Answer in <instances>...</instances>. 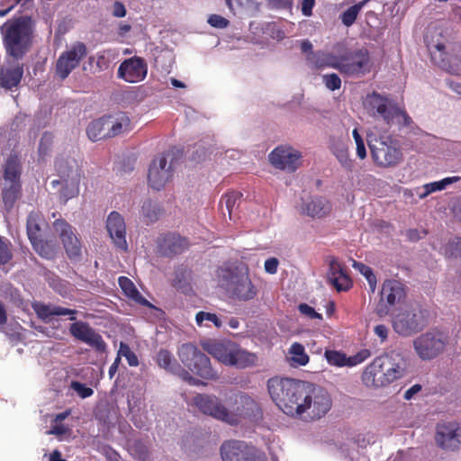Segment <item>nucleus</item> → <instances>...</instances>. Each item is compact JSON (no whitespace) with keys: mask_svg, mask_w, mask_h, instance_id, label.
<instances>
[{"mask_svg":"<svg viewBox=\"0 0 461 461\" xmlns=\"http://www.w3.org/2000/svg\"><path fill=\"white\" fill-rule=\"evenodd\" d=\"M42 216L40 212H32L27 219V234L34 249L44 258L53 255L52 249L41 240Z\"/></svg>","mask_w":461,"mask_h":461,"instance_id":"a211bd4d","label":"nucleus"},{"mask_svg":"<svg viewBox=\"0 0 461 461\" xmlns=\"http://www.w3.org/2000/svg\"><path fill=\"white\" fill-rule=\"evenodd\" d=\"M53 228L59 236L67 255L77 258L81 255V242L75 233V229L63 220H57Z\"/></svg>","mask_w":461,"mask_h":461,"instance_id":"6ab92c4d","label":"nucleus"},{"mask_svg":"<svg viewBox=\"0 0 461 461\" xmlns=\"http://www.w3.org/2000/svg\"><path fill=\"white\" fill-rule=\"evenodd\" d=\"M451 344L449 331L443 328H432L412 340V348L422 361H431L443 354Z\"/></svg>","mask_w":461,"mask_h":461,"instance_id":"6e6552de","label":"nucleus"},{"mask_svg":"<svg viewBox=\"0 0 461 461\" xmlns=\"http://www.w3.org/2000/svg\"><path fill=\"white\" fill-rule=\"evenodd\" d=\"M5 183H20V164L17 156L11 155L5 164Z\"/></svg>","mask_w":461,"mask_h":461,"instance_id":"4c0bfd02","label":"nucleus"},{"mask_svg":"<svg viewBox=\"0 0 461 461\" xmlns=\"http://www.w3.org/2000/svg\"><path fill=\"white\" fill-rule=\"evenodd\" d=\"M330 149L333 155L343 167H349L351 166V159L347 144L342 141H336L331 145Z\"/></svg>","mask_w":461,"mask_h":461,"instance_id":"a19ab883","label":"nucleus"},{"mask_svg":"<svg viewBox=\"0 0 461 461\" xmlns=\"http://www.w3.org/2000/svg\"><path fill=\"white\" fill-rule=\"evenodd\" d=\"M436 441L444 449H457L461 446V428L456 423L438 425L437 427Z\"/></svg>","mask_w":461,"mask_h":461,"instance_id":"b1692460","label":"nucleus"},{"mask_svg":"<svg viewBox=\"0 0 461 461\" xmlns=\"http://www.w3.org/2000/svg\"><path fill=\"white\" fill-rule=\"evenodd\" d=\"M20 187V183H5L3 191V201L7 210H11L14 207L19 196Z\"/></svg>","mask_w":461,"mask_h":461,"instance_id":"ea45409f","label":"nucleus"},{"mask_svg":"<svg viewBox=\"0 0 461 461\" xmlns=\"http://www.w3.org/2000/svg\"><path fill=\"white\" fill-rule=\"evenodd\" d=\"M442 253L446 257H459L461 256V239H456L447 243L443 249Z\"/></svg>","mask_w":461,"mask_h":461,"instance_id":"8fccbe9b","label":"nucleus"},{"mask_svg":"<svg viewBox=\"0 0 461 461\" xmlns=\"http://www.w3.org/2000/svg\"><path fill=\"white\" fill-rule=\"evenodd\" d=\"M11 252L5 241L0 239V264H5L11 259Z\"/></svg>","mask_w":461,"mask_h":461,"instance_id":"bf43d9fd","label":"nucleus"},{"mask_svg":"<svg viewBox=\"0 0 461 461\" xmlns=\"http://www.w3.org/2000/svg\"><path fill=\"white\" fill-rule=\"evenodd\" d=\"M86 55V47L84 43L76 42L72 44L59 57L56 63L57 75L61 79H65L79 65Z\"/></svg>","mask_w":461,"mask_h":461,"instance_id":"dca6fc26","label":"nucleus"},{"mask_svg":"<svg viewBox=\"0 0 461 461\" xmlns=\"http://www.w3.org/2000/svg\"><path fill=\"white\" fill-rule=\"evenodd\" d=\"M112 14L118 18L124 17L126 15L125 6L120 2H114L112 6Z\"/></svg>","mask_w":461,"mask_h":461,"instance_id":"680f3d73","label":"nucleus"},{"mask_svg":"<svg viewBox=\"0 0 461 461\" xmlns=\"http://www.w3.org/2000/svg\"><path fill=\"white\" fill-rule=\"evenodd\" d=\"M157 363L160 367L172 373H177L184 380L190 384H194L195 378H194L187 371L182 370L178 366L174 357L169 351L166 349L159 350L157 355Z\"/></svg>","mask_w":461,"mask_h":461,"instance_id":"cd10ccee","label":"nucleus"},{"mask_svg":"<svg viewBox=\"0 0 461 461\" xmlns=\"http://www.w3.org/2000/svg\"><path fill=\"white\" fill-rule=\"evenodd\" d=\"M240 200V194L236 192L227 194L220 203L221 209L224 213V206L228 212L230 220L233 219L234 210L239 205Z\"/></svg>","mask_w":461,"mask_h":461,"instance_id":"79ce46f5","label":"nucleus"},{"mask_svg":"<svg viewBox=\"0 0 461 461\" xmlns=\"http://www.w3.org/2000/svg\"><path fill=\"white\" fill-rule=\"evenodd\" d=\"M106 228L115 246L126 250L128 246L125 238V223L122 217L116 212H111L107 218Z\"/></svg>","mask_w":461,"mask_h":461,"instance_id":"a878e982","label":"nucleus"},{"mask_svg":"<svg viewBox=\"0 0 461 461\" xmlns=\"http://www.w3.org/2000/svg\"><path fill=\"white\" fill-rule=\"evenodd\" d=\"M70 387L78 396L83 399L90 397L94 393L93 389L79 382L73 381L70 384Z\"/></svg>","mask_w":461,"mask_h":461,"instance_id":"603ef678","label":"nucleus"},{"mask_svg":"<svg viewBox=\"0 0 461 461\" xmlns=\"http://www.w3.org/2000/svg\"><path fill=\"white\" fill-rule=\"evenodd\" d=\"M222 461H266L264 454L240 440H227L221 447Z\"/></svg>","mask_w":461,"mask_h":461,"instance_id":"f8f14e48","label":"nucleus"},{"mask_svg":"<svg viewBox=\"0 0 461 461\" xmlns=\"http://www.w3.org/2000/svg\"><path fill=\"white\" fill-rule=\"evenodd\" d=\"M87 135L90 140L95 141L104 138H111L107 117H102L93 121L87 127Z\"/></svg>","mask_w":461,"mask_h":461,"instance_id":"f704fd0d","label":"nucleus"},{"mask_svg":"<svg viewBox=\"0 0 461 461\" xmlns=\"http://www.w3.org/2000/svg\"><path fill=\"white\" fill-rule=\"evenodd\" d=\"M424 41L434 63L447 68V55L444 52L445 45L442 39V31L436 26L429 27L425 34Z\"/></svg>","mask_w":461,"mask_h":461,"instance_id":"5701e85b","label":"nucleus"},{"mask_svg":"<svg viewBox=\"0 0 461 461\" xmlns=\"http://www.w3.org/2000/svg\"><path fill=\"white\" fill-rule=\"evenodd\" d=\"M352 267L366 277L368 282L371 293H374L376 288V277L374 275L371 267L355 260H353Z\"/></svg>","mask_w":461,"mask_h":461,"instance_id":"a18cd8bd","label":"nucleus"},{"mask_svg":"<svg viewBox=\"0 0 461 461\" xmlns=\"http://www.w3.org/2000/svg\"><path fill=\"white\" fill-rule=\"evenodd\" d=\"M141 215L148 221H155L161 215V209L157 203L146 200L141 206Z\"/></svg>","mask_w":461,"mask_h":461,"instance_id":"37998d69","label":"nucleus"},{"mask_svg":"<svg viewBox=\"0 0 461 461\" xmlns=\"http://www.w3.org/2000/svg\"><path fill=\"white\" fill-rule=\"evenodd\" d=\"M194 405L201 412L230 425H235L249 414L255 402L247 396L237 395L234 401L226 403L212 394H197L194 398Z\"/></svg>","mask_w":461,"mask_h":461,"instance_id":"f03ea898","label":"nucleus"},{"mask_svg":"<svg viewBox=\"0 0 461 461\" xmlns=\"http://www.w3.org/2000/svg\"><path fill=\"white\" fill-rule=\"evenodd\" d=\"M323 82L326 87L331 91L339 89L341 86L339 77L334 73L323 76Z\"/></svg>","mask_w":461,"mask_h":461,"instance_id":"864d4df0","label":"nucleus"},{"mask_svg":"<svg viewBox=\"0 0 461 461\" xmlns=\"http://www.w3.org/2000/svg\"><path fill=\"white\" fill-rule=\"evenodd\" d=\"M56 170L59 179L51 182L53 186L62 185L61 194L68 200L78 194L80 173L74 159H59L56 162Z\"/></svg>","mask_w":461,"mask_h":461,"instance_id":"9b49d317","label":"nucleus"},{"mask_svg":"<svg viewBox=\"0 0 461 461\" xmlns=\"http://www.w3.org/2000/svg\"><path fill=\"white\" fill-rule=\"evenodd\" d=\"M315 0H303L302 2V12L305 16L312 14V8L314 6Z\"/></svg>","mask_w":461,"mask_h":461,"instance_id":"69168bd1","label":"nucleus"},{"mask_svg":"<svg viewBox=\"0 0 461 461\" xmlns=\"http://www.w3.org/2000/svg\"><path fill=\"white\" fill-rule=\"evenodd\" d=\"M405 296L404 286L397 280H386L384 282L381 291L382 301L393 306L400 303Z\"/></svg>","mask_w":461,"mask_h":461,"instance_id":"c85d7f7f","label":"nucleus"},{"mask_svg":"<svg viewBox=\"0 0 461 461\" xmlns=\"http://www.w3.org/2000/svg\"><path fill=\"white\" fill-rule=\"evenodd\" d=\"M460 179V176H449L439 181L425 184L424 188H426L429 194H430L434 192L444 190L445 188H447V186H448L451 184L458 182Z\"/></svg>","mask_w":461,"mask_h":461,"instance_id":"49530a36","label":"nucleus"},{"mask_svg":"<svg viewBox=\"0 0 461 461\" xmlns=\"http://www.w3.org/2000/svg\"><path fill=\"white\" fill-rule=\"evenodd\" d=\"M70 334L77 339L87 344L99 352L106 349V343L100 334L96 333L87 323L76 321L69 328Z\"/></svg>","mask_w":461,"mask_h":461,"instance_id":"4be33fe9","label":"nucleus"},{"mask_svg":"<svg viewBox=\"0 0 461 461\" xmlns=\"http://www.w3.org/2000/svg\"><path fill=\"white\" fill-rule=\"evenodd\" d=\"M374 367H381L388 384L402 377L405 364L401 354L391 352L374 359Z\"/></svg>","mask_w":461,"mask_h":461,"instance_id":"f3484780","label":"nucleus"},{"mask_svg":"<svg viewBox=\"0 0 461 461\" xmlns=\"http://www.w3.org/2000/svg\"><path fill=\"white\" fill-rule=\"evenodd\" d=\"M362 381L366 386L380 387L388 384L382 368L374 367V361L364 370L362 374Z\"/></svg>","mask_w":461,"mask_h":461,"instance_id":"2f4dec72","label":"nucleus"},{"mask_svg":"<svg viewBox=\"0 0 461 461\" xmlns=\"http://www.w3.org/2000/svg\"><path fill=\"white\" fill-rule=\"evenodd\" d=\"M218 285L231 297L249 301L257 294V289L249 276L247 265L227 264L218 268L216 273Z\"/></svg>","mask_w":461,"mask_h":461,"instance_id":"7ed1b4c3","label":"nucleus"},{"mask_svg":"<svg viewBox=\"0 0 461 461\" xmlns=\"http://www.w3.org/2000/svg\"><path fill=\"white\" fill-rule=\"evenodd\" d=\"M329 271L327 277L329 282L338 290H347L350 287L351 282L345 273L339 262L333 257L328 258Z\"/></svg>","mask_w":461,"mask_h":461,"instance_id":"bb28decb","label":"nucleus"},{"mask_svg":"<svg viewBox=\"0 0 461 461\" xmlns=\"http://www.w3.org/2000/svg\"><path fill=\"white\" fill-rule=\"evenodd\" d=\"M278 260L276 258H267L265 261V270L268 274H276L277 271Z\"/></svg>","mask_w":461,"mask_h":461,"instance_id":"052dcab7","label":"nucleus"},{"mask_svg":"<svg viewBox=\"0 0 461 461\" xmlns=\"http://www.w3.org/2000/svg\"><path fill=\"white\" fill-rule=\"evenodd\" d=\"M298 310L303 315H304L305 317H307L309 319H312V320L316 319L318 321L322 320L321 314L317 312L312 306H310L306 303H301L298 306Z\"/></svg>","mask_w":461,"mask_h":461,"instance_id":"6e6d98bb","label":"nucleus"},{"mask_svg":"<svg viewBox=\"0 0 461 461\" xmlns=\"http://www.w3.org/2000/svg\"><path fill=\"white\" fill-rule=\"evenodd\" d=\"M226 2L229 7L231 10H234L235 8L238 7L247 6L251 2V0H226Z\"/></svg>","mask_w":461,"mask_h":461,"instance_id":"774afa93","label":"nucleus"},{"mask_svg":"<svg viewBox=\"0 0 461 461\" xmlns=\"http://www.w3.org/2000/svg\"><path fill=\"white\" fill-rule=\"evenodd\" d=\"M421 390V385L414 384L404 392V399L411 400Z\"/></svg>","mask_w":461,"mask_h":461,"instance_id":"338daca9","label":"nucleus"},{"mask_svg":"<svg viewBox=\"0 0 461 461\" xmlns=\"http://www.w3.org/2000/svg\"><path fill=\"white\" fill-rule=\"evenodd\" d=\"M67 432V429L60 423H54L51 425L50 429L47 432L50 435L60 436Z\"/></svg>","mask_w":461,"mask_h":461,"instance_id":"0e129e2a","label":"nucleus"},{"mask_svg":"<svg viewBox=\"0 0 461 461\" xmlns=\"http://www.w3.org/2000/svg\"><path fill=\"white\" fill-rule=\"evenodd\" d=\"M159 245L165 254L180 253L186 246V240L179 236L169 234L159 241Z\"/></svg>","mask_w":461,"mask_h":461,"instance_id":"e433bc0d","label":"nucleus"},{"mask_svg":"<svg viewBox=\"0 0 461 461\" xmlns=\"http://www.w3.org/2000/svg\"><path fill=\"white\" fill-rule=\"evenodd\" d=\"M363 105L369 115L381 118L388 126H407L411 123V118L404 110L387 96L376 92L367 95Z\"/></svg>","mask_w":461,"mask_h":461,"instance_id":"0eeeda50","label":"nucleus"},{"mask_svg":"<svg viewBox=\"0 0 461 461\" xmlns=\"http://www.w3.org/2000/svg\"><path fill=\"white\" fill-rule=\"evenodd\" d=\"M375 335L380 339L381 343L387 340L389 335V328L384 324H378L374 327Z\"/></svg>","mask_w":461,"mask_h":461,"instance_id":"4d7b16f0","label":"nucleus"},{"mask_svg":"<svg viewBox=\"0 0 461 461\" xmlns=\"http://www.w3.org/2000/svg\"><path fill=\"white\" fill-rule=\"evenodd\" d=\"M181 363L193 374L204 379L218 378L217 372L212 367L209 357L195 345L185 343L177 351Z\"/></svg>","mask_w":461,"mask_h":461,"instance_id":"9d476101","label":"nucleus"},{"mask_svg":"<svg viewBox=\"0 0 461 461\" xmlns=\"http://www.w3.org/2000/svg\"><path fill=\"white\" fill-rule=\"evenodd\" d=\"M106 117L111 137L128 132L131 130V119L125 113L118 112Z\"/></svg>","mask_w":461,"mask_h":461,"instance_id":"c756f323","label":"nucleus"},{"mask_svg":"<svg viewBox=\"0 0 461 461\" xmlns=\"http://www.w3.org/2000/svg\"><path fill=\"white\" fill-rule=\"evenodd\" d=\"M37 314L43 320H49L51 316L57 315H69L70 320L76 319V311L68 308L56 306V305H46V304H36L34 307Z\"/></svg>","mask_w":461,"mask_h":461,"instance_id":"72a5a7b5","label":"nucleus"},{"mask_svg":"<svg viewBox=\"0 0 461 461\" xmlns=\"http://www.w3.org/2000/svg\"><path fill=\"white\" fill-rule=\"evenodd\" d=\"M307 59L317 68L330 67L339 71L340 59H338L330 53L322 51L311 52L308 54Z\"/></svg>","mask_w":461,"mask_h":461,"instance_id":"473e14b6","label":"nucleus"},{"mask_svg":"<svg viewBox=\"0 0 461 461\" xmlns=\"http://www.w3.org/2000/svg\"><path fill=\"white\" fill-rule=\"evenodd\" d=\"M148 73L146 61L140 57L125 59L118 68V77L129 83L142 81Z\"/></svg>","mask_w":461,"mask_h":461,"instance_id":"412c9836","label":"nucleus"},{"mask_svg":"<svg viewBox=\"0 0 461 461\" xmlns=\"http://www.w3.org/2000/svg\"><path fill=\"white\" fill-rule=\"evenodd\" d=\"M208 23L215 28H225L228 25V20L218 14H212L208 18Z\"/></svg>","mask_w":461,"mask_h":461,"instance_id":"13d9d810","label":"nucleus"},{"mask_svg":"<svg viewBox=\"0 0 461 461\" xmlns=\"http://www.w3.org/2000/svg\"><path fill=\"white\" fill-rule=\"evenodd\" d=\"M118 357H124L131 366H137L139 365V359L136 354L130 348V347L123 343H120L118 350Z\"/></svg>","mask_w":461,"mask_h":461,"instance_id":"09e8293b","label":"nucleus"},{"mask_svg":"<svg viewBox=\"0 0 461 461\" xmlns=\"http://www.w3.org/2000/svg\"><path fill=\"white\" fill-rule=\"evenodd\" d=\"M288 359L293 366H305L309 362L303 346L299 343L292 344L288 351Z\"/></svg>","mask_w":461,"mask_h":461,"instance_id":"58836bf2","label":"nucleus"},{"mask_svg":"<svg viewBox=\"0 0 461 461\" xmlns=\"http://www.w3.org/2000/svg\"><path fill=\"white\" fill-rule=\"evenodd\" d=\"M195 321L198 326H208L207 322H212L216 328H221L222 325L216 314L203 311L196 313Z\"/></svg>","mask_w":461,"mask_h":461,"instance_id":"de8ad7c7","label":"nucleus"},{"mask_svg":"<svg viewBox=\"0 0 461 461\" xmlns=\"http://www.w3.org/2000/svg\"><path fill=\"white\" fill-rule=\"evenodd\" d=\"M324 356L327 362L331 366L337 367H353L370 357L371 353L368 349H361L356 355L347 357L346 354L340 351L326 350Z\"/></svg>","mask_w":461,"mask_h":461,"instance_id":"393cba45","label":"nucleus"},{"mask_svg":"<svg viewBox=\"0 0 461 461\" xmlns=\"http://www.w3.org/2000/svg\"><path fill=\"white\" fill-rule=\"evenodd\" d=\"M201 346L215 360L227 366L244 369L258 362L256 354L231 340L205 339L201 342Z\"/></svg>","mask_w":461,"mask_h":461,"instance_id":"20e7f679","label":"nucleus"},{"mask_svg":"<svg viewBox=\"0 0 461 461\" xmlns=\"http://www.w3.org/2000/svg\"><path fill=\"white\" fill-rule=\"evenodd\" d=\"M23 68L19 64L10 65L0 70V85L5 89L17 86L23 77Z\"/></svg>","mask_w":461,"mask_h":461,"instance_id":"7c9ffc66","label":"nucleus"},{"mask_svg":"<svg viewBox=\"0 0 461 461\" xmlns=\"http://www.w3.org/2000/svg\"><path fill=\"white\" fill-rule=\"evenodd\" d=\"M6 52L15 58H22L30 49L34 26L28 16L6 21L0 28Z\"/></svg>","mask_w":461,"mask_h":461,"instance_id":"39448f33","label":"nucleus"},{"mask_svg":"<svg viewBox=\"0 0 461 461\" xmlns=\"http://www.w3.org/2000/svg\"><path fill=\"white\" fill-rule=\"evenodd\" d=\"M352 136L355 140L357 146V156L360 159H364L366 157V149L365 146V141L362 136L359 134L357 128H355L352 131Z\"/></svg>","mask_w":461,"mask_h":461,"instance_id":"3c124183","label":"nucleus"},{"mask_svg":"<svg viewBox=\"0 0 461 461\" xmlns=\"http://www.w3.org/2000/svg\"><path fill=\"white\" fill-rule=\"evenodd\" d=\"M366 141L374 163L380 167L388 168L398 166L403 159L400 141L388 134H380L375 129L366 133Z\"/></svg>","mask_w":461,"mask_h":461,"instance_id":"423d86ee","label":"nucleus"},{"mask_svg":"<svg viewBox=\"0 0 461 461\" xmlns=\"http://www.w3.org/2000/svg\"><path fill=\"white\" fill-rule=\"evenodd\" d=\"M172 163L164 155L156 157L150 163L148 172V183L155 190H161L173 178Z\"/></svg>","mask_w":461,"mask_h":461,"instance_id":"4468645a","label":"nucleus"},{"mask_svg":"<svg viewBox=\"0 0 461 461\" xmlns=\"http://www.w3.org/2000/svg\"><path fill=\"white\" fill-rule=\"evenodd\" d=\"M302 152L290 145H280L268 155L269 162L276 168L293 173L302 165Z\"/></svg>","mask_w":461,"mask_h":461,"instance_id":"ddd939ff","label":"nucleus"},{"mask_svg":"<svg viewBox=\"0 0 461 461\" xmlns=\"http://www.w3.org/2000/svg\"><path fill=\"white\" fill-rule=\"evenodd\" d=\"M113 57L112 50H104L99 52L96 57V65L100 70H104L108 68L110 59Z\"/></svg>","mask_w":461,"mask_h":461,"instance_id":"5fc2aeb1","label":"nucleus"},{"mask_svg":"<svg viewBox=\"0 0 461 461\" xmlns=\"http://www.w3.org/2000/svg\"><path fill=\"white\" fill-rule=\"evenodd\" d=\"M426 234H427V232L425 230L420 231L415 229L409 230L406 232L408 239L411 241H417V240H420L421 238H423Z\"/></svg>","mask_w":461,"mask_h":461,"instance_id":"e2e57ef3","label":"nucleus"},{"mask_svg":"<svg viewBox=\"0 0 461 461\" xmlns=\"http://www.w3.org/2000/svg\"><path fill=\"white\" fill-rule=\"evenodd\" d=\"M372 62L367 50L359 49L340 58L339 71L348 76H362L371 70Z\"/></svg>","mask_w":461,"mask_h":461,"instance_id":"2eb2a0df","label":"nucleus"},{"mask_svg":"<svg viewBox=\"0 0 461 461\" xmlns=\"http://www.w3.org/2000/svg\"><path fill=\"white\" fill-rule=\"evenodd\" d=\"M118 283L123 294L127 297L141 305L151 307V304L140 294L131 279L126 276H121L118 279Z\"/></svg>","mask_w":461,"mask_h":461,"instance_id":"c9c22d12","label":"nucleus"},{"mask_svg":"<svg viewBox=\"0 0 461 461\" xmlns=\"http://www.w3.org/2000/svg\"><path fill=\"white\" fill-rule=\"evenodd\" d=\"M366 2H367L366 0L359 2V3L350 6L345 12H343L341 14L342 23L346 26L352 25L354 23V22L356 21L359 12L365 6Z\"/></svg>","mask_w":461,"mask_h":461,"instance_id":"c03bdc74","label":"nucleus"},{"mask_svg":"<svg viewBox=\"0 0 461 461\" xmlns=\"http://www.w3.org/2000/svg\"><path fill=\"white\" fill-rule=\"evenodd\" d=\"M267 388L284 413L305 421L321 419L332 405L328 392L310 383L276 377L268 380Z\"/></svg>","mask_w":461,"mask_h":461,"instance_id":"f257e3e1","label":"nucleus"},{"mask_svg":"<svg viewBox=\"0 0 461 461\" xmlns=\"http://www.w3.org/2000/svg\"><path fill=\"white\" fill-rule=\"evenodd\" d=\"M427 325L425 315L418 305H405L396 310L392 317L393 331L403 338L411 337Z\"/></svg>","mask_w":461,"mask_h":461,"instance_id":"1a4fd4ad","label":"nucleus"},{"mask_svg":"<svg viewBox=\"0 0 461 461\" xmlns=\"http://www.w3.org/2000/svg\"><path fill=\"white\" fill-rule=\"evenodd\" d=\"M332 203L325 196L314 195L304 199L300 207L301 214L313 220H322L330 215Z\"/></svg>","mask_w":461,"mask_h":461,"instance_id":"aec40b11","label":"nucleus"}]
</instances>
